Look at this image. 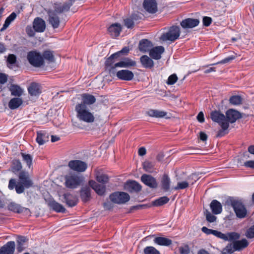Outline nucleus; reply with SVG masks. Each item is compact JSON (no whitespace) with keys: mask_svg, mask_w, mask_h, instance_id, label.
Masks as SVG:
<instances>
[{"mask_svg":"<svg viewBox=\"0 0 254 254\" xmlns=\"http://www.w3.org/2000/svg\"><path fill=\"white\" fill-rule=\"evenodd\" d=\"M48 15V21L54 29L58 28L60 24V17L58 15V13L53 10H49L47 11Z\"/></svg>","mask_w":254,"mask_h":254,"instance_id":"12","label":"nucleus"},{"mask_svg":"<svg viewBox=\"0 0 254 254\" xmlns=\"http://www.w3.org/2000/svg\"><path fill=\"white\" fill-rule=\"evenodd\" d=\"M245 236L248 239H254V224L246 230Z\"/></svg>","mask_w":254,"mask_h":254,"instance_id":"53","label":"nucleus"},{"mask_svg":"<svg viewBox=\"0 0 254 254\" xmlns=\"http://www.w3.org/2000/svg\"><path fill=\"white\" fill-rule=\"evenodd\" d=\"M210 117L213 121L218 123L222 128L227 129L229 127V124L226 119L225 116L220 111L216 110L212 111L210 114Z\"/></svg>","mask_w":254,"mask_h":254,"instance_id":"8","label":"nucleus"},{"mask_svg":"<svg viewBox=\"0 0 254 254\" xmlns=\"http://www.w3.org/2000/svg\"><path fill=\"white\" fill-rule=\"evenodd\" d=\"M25 31L27 35L30 37H34L35 34V31L34 30L33 26L31 25H27L25 28Z\"/></svg>","mask_w":254,"mask_h":254,"instance_id":"58","label":"nucleus"},{"mask_svg":"<svg viewBox=\"0 0 254 254\" xmlns=\"http://www.w3.org/2000/svg\"><path fill=\"white\" fill-rule=\"evenodd\" d=\"M146 114L151 117L161 118L164 117L167 115V113L164 111L150 109L146 112Z\"/></svg>","mask_w":254,"mask_h":254,"instance_id":"41","label":"nucleus"},{"mask_svg":"<svg viewBox=\"0 0 254 254\" xmlns=\"http://www.w3.org/2000/svg\"><path fill=\"white\" fill-rule=\"evenodd\" d=\"M144 254H161L160 252L152 246L146 247L143 250Z\"/></svg>","mask_w":254,"mask_h":254,"instance_id":"50","label":"nucleus"},{"mask_svg":"<svg viewBox=\"0 0 254 254\" xmlns=\"http://www.w3.org/2000/svg\"><path fill=\"white\" fill-rule=\"evenodd\" d=\"M225 117L228 123H234L238 119L241 118L242 115L239 111L233 109H230L226 112Z\"/></svg>","mask_w":254,"mask_h":254,"instance_id":"16","label":"nucleus"},{"mask_svg":"<svg viewBox=\"0 0 254 254\" xmlns=\"http://www.w3.org/2000/svg\"><path fill=\"white\" fill-rule=\"evenodd\" d=\"M224 238L222 240L225 241H230V242H234L235 241H237L239 240L241 237V235L239 233L237 232H229L227 234H224Z\"/></svg>","mask_w":254,"mask_h":254,"instance_id":"40","label":"nucleus"},{"mask_svg":"<svg viewBox=\"0 0 254 254\" xmlns=\"http://www.w3.org/2000/svg\"><path fill=\"white\" fill-rule=\"evenodd\" d=\"M50 134L45 130H40L37 132L36 141L37 143H46L50 140Z\"/></svg>","mask_w":254,"mask_h":254,"instance_id":"32","label":"nucleus"},{"mask_svg":"<svg viewBox=\"0 0 254 254\" xmlns=\"http://www.w3.org/2000/svg\"><path fill=\"white\" fill-rule=\"evenodd\" d=\"M142 66L145 68L151 69L154 66V62L147 55H143L140 58Z\"/></svg>","mask_w":254,"mask_h":254,"instance_id":"34","label":"nucleus"},{"mask_svg":"<svg viewBox=\"0 0 254 254\" xmlns=\"http://www.w3.org/2000/svg\"><path fill=\"white\" fill-rule=\"evenodd\" d=\"M249 245V242L246 239L237 240L232 243L228 244L223 249L222 254H231L236 251H240L247 248Z\"/></svg>","mask_w":254,"mask_h":254,"instance_id":"4","label":"nucleus"},{"mask_svg":"<svg viewBox=\"0 0 254 254\" xmlns=\"http://www.w3.org/2000/svg\"><path fill=\"white\" fill-rule=\"evenodd\" d=\"M152 47V43L149 40L143 39L139 41L138 49L140 51L145 53L149 51Z\"/></svg>","mask_w":254,"mask_h":254,"instance_id":"30","label":"nucleus"},{"mask_svg":"<svg viewBox=\"0 0 254 254\" xmlns=\"http://www.w3.org/2000/svg\"><path fill=\"white\" fill-rule=\"evenodd\" d=\"M212 235L216 236V237L221 239L222 240L223 238H224V234L222 233V232L218 231L217 230H213Z\"/></svg>","mask_w":254,"mask_h":254,"instance_id":"63","label":"nucleus"},{"mask_svg":"<svg viewBox=\"0 0 254 254\" xmlns=\"http://www.w3.org/2000/svg\"><path fill=\"white\" fill-rule=\"evenodd\" d=\"M143 169L146 172L152 173L154 171V165L150 162L146 161L143 164Z\"/></svg>","mask_w":254,"mask_h":254,"instance_id":"52","label":"nucleus"},{"mask_svg":"<svg viewBox=\"0 0 254 254\" xmlns=\"http://www.w3.org/2000/svg\"><path fill=\"white\" fill-rule=\"evenodd\" d=\"M75 111L76 113L77 118L81 121L87 123H92L94 122L95 117L90 112L88 107H84L82 105H76Z\"/></svg>","mask_w":254,"mask_h":254,"instance_id":"2","label":"nucleus"},{"mask_svg":"<svg viewBox=\"0 0 254 254\" xmlns=\"http://www.w3.org/2000/svg\"><path fill=\"white\" fill-rule=\"evenodd\" d=\"M28 91L31 96H38L41 93L40 85L38 83L33 82L28 88Z\"/></svg>","mask_w":254,"mask_h":254,"instance_id":"31","label":"nucleus"},{"mask_svg":"<svg viewBox=\"0 0 254 254\" xmlns=\"http://www.w3.org/2000/svg\"><path fill=\"white\" fill-rule=\"evenodd\" d=\"M8 188L10 190H12L15 188L16 192L18 194L22 193L24 191V189L21 185H20L18 182L17 184H16V180L14 179H11L9 181Z\"/></svg>","mask_w":254,"mask_h":254,"instance_id":"33","label":"nucleus"},{"mask_svg":"<svg viewBox=\"0 0 254 254\" xmlns=\"http://www.w3.org/2000/svg\"><path fill=\"white\" fill-rule=\"evenodd\" d=\"M75 0H68L64 2L62 5L61 4H55L54 11L56 13H62L69 11L70 7L72 5Z\"/></svg>","mask_w":254,"mask_h":254,"instance_id":"15","label":"nucleus"},{"mask_svg":"<svg viewBox=\"0 0 254 254\" xmlns=\"http://www.w3.org/2000/svg\"><path fill=\"white\" fill-rule=\"evenodd\" d=\"M141 181L150 188L156 189L158 187L156 179L150 175L143 174L141 177Z\"/></svg>","mask_w":254,"mask_h":254,"instance_id":"13","label":"nucleus"},{"mask_svg":"<svg viewBox=\"0 0 254 254\" xmlns=\"http://www.w3.org/2000/svg\"><path fill=\"white\" fill-rule=\"evenodd\" d=\"M109 198L113 203L124 204L129 200L130 196L126 192L116 191L111 193L109 196Z\"/></svg>","mask_w":254,"mask_h":254,"instance_id":"9","label":"nucleus"},{"mask_svg":"<svg viewBox=\"0 0 254 254\" xmlns=\"http://www.w3.org/2000/svg\"><path fill=\"white\" fill-rule=\"evenodd\" d=\"M205 216L206 220L209 223H213L216 220V217L207 210H206Z\"/></svg>","mask_w":254,"mask_h":254,"instance_id":"55","label":"nucleus"},{"mask_svg":"<svg viewBox=\"0 0 254 254\" xmlns=\"http://www.w3.org/2000/svg\"><path fill=\"white\" fill-rule=\"evenodd\" d=\"M124 24L125 25L127 28H132L133 27L134 22H133V20L130 17L127 18L125 19H124Z\"/></svg>","mask_w":254,"mask_h":254,"instance_id":"59","label":"nucleus"},{"mask_svg":"<svg viewBox=\"0 0 254 254\" xmlns=\"http://www.w3.org/2000/svg\"><path fill=\"white\" fill-rule=\"evenodd\" d=\"M23 161L25 162L29 168H30L32 165V157L29 154L24 153H21Z\"/></svg>","mask_w":254,"mask_h":254,"instance_id":"48","label":"nucleus"},{"mask_svg":"<svg viewBox=\"0 0 254 254\" xmlns=\"http://www.w3.org/2000/svg\"><path fill=\"white\" fill-rule=\"evenodd\" d=\"M19 182L18 183L21 185L22 187L28 189L31 187L33 183L29 177V173L25 171H21L18 175Z\"/></svg>","mask_w":254,"mask_h":254,"instance_id":"10","label":"nucleus"},{"mask_svg":"<svg viewBox=\"0 0 254 254\" xmlns=\"http://www.w3.org/2000/svg\"><path fill=\"white\" fill-rule=\"evenodd\" d=\"M121 55V60L115 64V66L123 68H129L136 65V62L128 58H123Z\"/></svg>","mask_w":254,"mask_h":254,"instance_id":"20","label":"nucleus"},{"mask_svg":"<svg viewBox=\"0 0 254 254\" xmlns=\"http://www.w3.org/2000/svg\"><path fill=\"white\" fill-rule=\"evenodd\" d=\"M203 24L204 26L208 27L212 22V18L208 16H204L202 20Z\"/></svg>","mask_w":254,"mask_h":254,"instance_id":"61","label":"nucleus"},{"mask_svg":"<svg viewBox=\"0 0 254 254\" xmlns=\"http://www.w3.org/2000/svg\"><path fill=\"white\" fill-rule=\"evenodd\" d=\"M81 103H77L76 105H82L84 107H88V106L93 104L96 101L94 96L88 93H83L81 94Z\"/></svg>","mask_w":254,"mask_h":254,"instance_id":"18","label":"nucleus"},{"mask_svg":"<svg viewBox=\"0 0 254 254\" xmlns=\"http://www.w3.org/2000/svg\"><path fill=\"white\" fill-rule=\"evenodd\" d=\"M15 248V242L9 241L0 248V254H13Z\"/></svg>","mask_w":254,"mask_h":254,"instance_id":"27","label":"nucleus"},{"mask_svg":"<svg viewBox=\"0 0 254 254\" xmlns=\"http://www.w3.org/2000/svg\"><path fill=\"white\" fill-rule=\"evenodd\" d=\"M125 188L130 192H138L142 189L141 186L138 182L133 180L127 181L125 185Z\"/></svg>","mask_w":254,"mask_h":254,"instance_id":"19","label":"nucleus"},{"mask_svg":"<svg viewBox=\"0 0 254 254\" xmlns=\"http://www.w3.org/2000/svg\"><path fill=\"white\" fill-rule=\"evenodd\" d=\"M7 208L9 210L15 213H24L26 215L30 214V210L28 208L23 207L20 205L14 202H11L8 204Z\"/></svg>","mask_w":254,"mask_h":254,"instance_id":"17","label":"nucleus"},{"mask_svg":"<svg viewBox=\"0 0 254 254\" xmlns=\"http://www.w3.org/2000/svg\"><path fill=\"white\" fill-rule=\"evenodd\" d=\"M50 207L57 212L64 213L65 212V208L61 204L55 200L50 203Z\"/></svg>","mask_w":254,"mask_h":254,"instance_id":"44","label":"nucleus"},{"mask_svg":"<svg viewBox=\"0 0 254 254\" xmlns=\"http://www.w3.org/2000/svg\"><path fill=\"white\" fill-rule=\"evenodd\" d=\"M22 168V165L19 160H14L12 162L11 169L13 172L15 173L20 171Z\"/></svg>","mask_w":254,"mask_h":254,"instance_id":"51","label":"nucleus"},{"mask_svg":"<svg viewBox=\"0 0 254 254\" xmlns=\"http://www.w3.org/2000/svg\"><path fill=\"white\" fill-rule=\"evenodd\" d=\"M8 75L5 73L0 72V84H4L7 81Z\"/></svg>","mask_w":254,"mask_h":254,"instance_id":"62","label":"nucleus"},{"mask_svg":"<svg viewBox=\"0 0 254 254\" xmlns=\"http://www.w3.org/2000/svg\"><path fill=\"white\" fill-rule=\"evenodd\" d=\"M116 76L119 79L130 81L133 78L134 74L131 71L127 69H122L117 72Z\"/></svg>","mask_w":254,"mask_h":254,"instance_id":"24","label":"nucleus"},{"mask_svg":"<svg viewBox=\"0 0 254 254\" xmlns=\"http://www.w3.org/2000/svg\"><path fill=\"white\" fill-rule=\"evenodd\" d=\"M129 51L128 47H124L121 51L112 54L108 57L105 62V67L110 73H114L116 71L115 64L121 60V55H127Z\"/></svg>","mask_w":254,"mask_h":254,"instance_id":"1","label":"nucleus"},{"mask_svg":"<svg viewBox=\"0 0 254 254\" xmlns=\"http://www.w3.org/2000/svg\"><path fill=\"white\" fill-rule=\"evenodd\" d=\"M89 186L96 193L100 196L104 195L106 191V187L103 185H100L94 180H90L88 182Z\"/></svg>","mask_w":254,"mask_h":254,"instance_id":"21","label":"nucleus"},{"mask_svg":"<svg viewBox=\"0 0 254 254\" xmlns=\"http://www.w3.org/2000/svg\"><path fill=\"white\" fill-rule=\"evenodd\" d=\"M95 178L97 181L103 184L107 183L109 181L108 176L102 173L99 171H96L95 173Z\"/></svg>","mask_w":254,"mask_h":254,"instance_id":"42","label":"nucleus"},{"mask_svg":"<svg viewBox=\"0 0 254 254\" xmlns=\"http://www.w3.org/2000/svg\"><path fill=\"white\" fill-rule=\"evenodd\" d=\"M33 27L37 32H43L46 29L45 21L40 17H36L33 22Z\"/></svg>","mask_w":254,"mask_h":254,"instance_id":"23","label":"nucleus"},{"mask_svg":"<svg viewBox=\"0 0 254 254\" xmlns=\"http://www.w3.org/2000/svg\"><path fill=\"white\" fill-rule=\"evenodd\" d=\"M143 7L149 13L154 14L158 11L157 3L156 0H144Z\"/></svg>","mask_w":254,"mask_h":254,"instance_id":"14","label":"nucleus"},{"mask_svg":"<svg viewBox=\"0 0 254 254\" xmlns=\"http://www.w3.org/2000/svg\"><path fill=\"white\" fill-rule=\"evenodd\" d=\"M68 166L71 169L78 172H84L87 168L85 162L77 160L70 161Z\"/></svg>","mask_w":254,"mask_h":254,"instance_id":"11","label":"nucleus"},{"mask_svg":"<svg viewBox=\"0 0 254 254\" xmlns=\"http://www.w3.org/2000/svg\"><path fill=\"white\" fill-rule=\"evenodd\" d=\"M16 57L13 54H9L7 59V66L10 68H12V66L16 64Z\"/></svg>","mask_w":254,"mask_h":254,"instance_id":"49","label":"nucleus"},{"mask_svg":"<svg viewBox=\"0 0 254 254\" xmlns=\"http://www.w3.org/2000/svg\"><path fill=\"white\" fill-rule=\"evenodd\" d=\"M226 203L228 205H231L234 209L237 217L244 218L246 217L247 213V209L241 201L233 197H229Z\"/></svg>","mask_w":254,"mask_h":254,"instance_id":"3","label":"nucleus"},{"mask_svg":"<svg viewBox=\"0 0 254 254\" xmlns=\"http://www.w3.org/2000/svg\"><path fill=\"white\" fill-rule=\"evenodd\" d=\"M180 254H189L190 253V249L188 245H185L179 248Z\"/></svg>","mask_w":254,"mask_h":254,"instance_id":"57","label":"nucleus"},{"mask_svg":"<svg viewBox=\"0 0 254 254\" xmlns=\"http://www.w3.org/2000/svg\"><path fill=\"white\" fill-rule=\"evenodd\" d=\"M122 31L121 24L115 23L111 25L108 28V32L113 38L118 37Z\"/></svg>","mask_w":254,"mask_h":254,"instance_id":"25","label":"nucleus"},{"mask_svg":"<svg viewBox=\"0 0 254 254\" xmlns=\"http://www.w3.org/2000/svg\"><path fill=\"white\" fill-rule=\"evenodd\" d=\"M210 207L214 214H219L222 211V206L221 203L216 199H214L211 202Z\"/></svg>","mask_w":254,"mask_h":254,"instance_id":"35","label":"nucleus"},{"mask_svg":"<svg viewBox=\"0 0 254 254\" xmlns=\"http://www.w3.org/2000/svg\"><path fill=\"white\" fill-rule=\"evenodd\" d=\"M162 189L164 191H168L170 188L171 180L168 175L164 174L161 181Z\"/></svg>","mask_w":254,"mask_h":254,"instance_id":"37","label":"nucleus"},{"mask_svg":"<svg viewBox=\"0 0 254 254\" xmlns=\"http://www.w3.org/2000/svg\"><path fill=\"white\" fill-rule=\"evenodd\" d=\"M169 198L167 196H162L155 200L153 202V204L156 206H162L165 204L169 202Z\"/></svg>","mask_w":254,"mask_h":254,"instance_id":"46","label":"nucleus"},{"mask_svg":"<svg viewBox=\"0 0 254 254\" xmlns=\"http://www.w3.org/2000/svg\"><path fill=\"white\" fill-rule=\"evenodd\" d=\"M180 35V29L178 26L170 27L168 31L162 34L160 39L164 41H175Z\"/></svg>","mask_w":254,"mask_h":254,"instance_id":"6","label":"nucleus"},{"mask_svg":"<svg viewBox=\"0 0 254 254\" xmlns=\"http://www.w3.org/2000/svg\"><path fill=\"white\" fill-rule=\"evenodd\" d=\"M27 239L24 236H18L17 239V250L18 252H21L25 248V243Z\"/></svg>","mask_w":254,"mask_h":254,"instance_id":"43","label":"nucleus"},{"mask_svg":"<svg viewBox=\"0 0 254 254\" xmlns=\"http://www.w3.org/2000/svg\"><path fill=\"white\" fill-rule=\"evenodd\" d=\"M8 88L11 95L15 97H20L23 92V89L17 84H11Z\"/></svg>","mask_w":254,"mask_h":254,"instance_id":"36","label":"nucleus"},{"mask_svg":"<svg viewBox=\"0 0 254 254\" xmlns=\"http://www.w3.org/2000/svg\"><path fill=\"white\" fill-rule=\"evenodd\" d=\"M91 190L89 187H82L80 190V196L81 200L86 203L90 201L92 198Z\"/></svg>","mask_w":254,"mask_h":254,"instance_id":"28","label":"nucleus"},{"mask_svg":"<svg viewBox=\"0 0 254 254\" xmlns=\"http://www.w3.org/2000/svg\"><path fill=\"white\" fill-rule=\"evenodd\" d=\"M178 80V77L176 74H173L169 76L167 84L168 85H173L175 84Z\"/></svg>","mask_w":254,"mask_h":254,"instance_id":"56","label":"nucleus"},{"mask_svg":"<svg viewBox=\"0 0 254 254\" xmlns=\"http://www.w3.org/2000/svg\"><path fill=\"white\" fill-rule=\"evenodd\" d=\"M154 243L163 246H169L172 244V241L168 238L163 237H155L153 240Z\"/></svg>","mask_w":254,"mask_h":254,"instance_id":"38","label":"nucleus"},{"mask_svg":"<svg viewBox=\"0 0 254 254\" xmlns=\"http://www.w3.org/2000/svg\"><path fill=\"white\" fill-rule=\"evenodd\" d=\"M42 55L43 60L47 61L49 63H52L55 61L54 55L53 52L50 50L44 51Z\"/></svg>","mask_w":254,"mask_h":254,"instance_id":"45","label":"nucleus"},{"mask_svg":"<svg viewBox=\"0 0 254 254\" xmlns=\"http://www.w3.org/2000/svg\"><path fill=\"white\" fill-rule=\"evenodd\" d=\"M235 59V56H231L228 57L223 59L222 60L217 62L216 64H213V65L218 64H227V63H228L230 62L231 61L234 60Z\"/></svg>","mask_w":254,"mask_h":254,"instance_id":"60","label":"nucleus"},{"mask_svg":"<svg viewBox=\"0 0 254 254\" xmlns=\"http://www.w3.org/2000/svg\"><path fill=\"white\" fill-rule=\"evenodd\" d=\"M165 51L164 47L160 46L152 48L149 50V56L153 59L158 60L161 58V55Z\"/></svg>","mask_w":254,"mask_h":254,"instance_id":"26","label":"nucleus"},{"mask_svg":"<svg viewBox=\"0 0 254 254\" xmlns=\"http://www.w3.org/2000/svg\"><path fill=\"white\" fill-rule=\"evenodd\" d=\"M83 181V178L76 174H69L65 177V186L69 189H75Z\"/></svg>","mask_w":254,"mask_h":254,"instance_id":"7","label":"nucleus"},{"mask_svg":"<svg viewBox=\"0 0 254 254\" xmlns=\"http://www.w3.org/2000/svg\"><path fill=\"white\" fill-rule=\"evenodd\" d=\"M189 183L186 181L178 182L177 185L174 188L175 190H183L189 187Z\"/></svg>","mask_w":254,"mask_h":254,"instance_id":"54","label":"nucleus"},{"mask_svg":"<svg viewBox=\"0 0 254 254\" xmlns=\"http://www.w3.org/2000/svg\"><path fill=\"white\" fill-rule=\"evenodd\" d=\"M23 101L20 98H13L9 101L8 106L11 110H14L19 107L22 104Z\"/></svg>","mask_w":254,"mask_h":254,"instance_id":"39","label":"nucleus"},{"mask_svg":"<svg viewBox=\"0 0 254 254\" xmlns=\"http://www.w3.org/2000/svg\"><path fill=\"white\" fill-rule=\"evenodd\" d=\"M199 23V21L197 19L186 18L182 21L180 24L181 26L185 29L192 28L197 26Z\"/></svg>","mask_w":254,"mask_h":254,"instance_id":"29","label":"nucleus"},{"mask_svg":"<svg viewBox=\"0 0 254 254\" xmlns=\"http://www.w3.org/2000/svg\"><path fill=\"white\" fill-rule=\"evenodd\" d=\"M27 59L29 64L34 67H41L45 64L41 54L36 51L29 52L27 55Z\"/></svg>","mask_w":254,"mask_h":254,"instance_id":"5","label":"nucleus"},{"mask_svg":"<svg viewBox=\"0 0 254 254\" xmlns=\"http://www.w3.org/2000/svg\"><path fill=\"white\" fill-rule=\"evenodd\" d=\"M229 101L230 104L233 105H239L242 103L243 99L239 95H233L230 97Z\"/></svg>","mask_w":254,"mask_h":254,"instance_id":"47","label":"nucleus"},{"mask_svg":"<svg viewBox=\"0 0 254 254\" xmlns=\"http://www.w3.org/2000/svg\"><path fill=\"white\" fill-rule=\"evenodd\" d=\"M244 166L247 168L254 169V161H247L244 163Z\"/></svg>","mask_w":254,"mask_h":254,"instance_id":"64","label":"nucleus"},{"mask_svg":"<svg viewBox=\"0 0 254 254\" xmlns=\"http://www.w3.org/2000/svg\"><path fill=\"white\" fill-rule=\"evenodd\" d=\"M63 202L70 207H72L76 205L78 202V198L75 195L70 193H66L63 195Z\"/></svg>","mask_w":254,"mask_h":254,"instance_id":"22","label":"nucleus"}]
</instances>
